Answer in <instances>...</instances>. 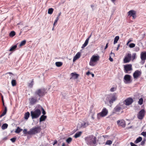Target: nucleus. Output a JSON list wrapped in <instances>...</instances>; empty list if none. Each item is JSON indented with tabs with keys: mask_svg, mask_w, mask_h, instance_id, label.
<instances>
[{
	"mask_svg": "<svg viewBox=\"0 0 146 146\" xmlns=\"http://www.w3.org/2000/svg\"><path fill=\"white\" fill-rule=\"evenodd\" d=\"M86 144L90 146H95L96 145V137L92 135H90L86 137L85 139Z\"/></svg>",
	"mask_w": 146,
	"mask_h": 146,
	"instance_id": "1",
	"label": "nucleus"
},
{
	"mask_svg": "<svg viewBox=\"0 0 146 146\" xmlns=\"http://www.w3.org/2000/svg\"><path fill=\"white\" fill-rule=\"evenodd\" d=\"M41 130L40 126L35 127L31 129L28 131V134L29 135H34L39 133Z\"/></svg>",
	"mask_w": 146,
	"mask_h": 146,
	"instance_id": "2",
	"label": "nucleus"
},
{
	"mask_svg": "<svg viewBox=\"0 0 146 146\" xmlns=\"http://www.w3.org/2000/svg\"><path fill=\"white\" fill-rule=\"evenodd\" d=\"M99 58L100 56L98 55H93L90 60L89 63L90 65L92 66H95L97 62L99 60Z\"/></svg>",
	"mask_w": 146,
	"mask_h": 146,
	"instance_id": "3",
	"label": "nucleus"
},
{
	"mask_svg": "<svg viewBox=\"0 0 146 146\" xmlns=\"http://www.w3.org/2000/svg\"><path fill=\"white\" fill-rule=\"evenodd\" d=\"M40 114V110L38 108L31 112V115L32 119L37 118L39 116Z\"/></svg>",
	"mask_w": 146,
	"mask_h": 146,
	"instance_id": "4",
	"label": "nucleus"
},
{
	"mask_svg": "<svg viewBox=\"0 0 146 146\" xmlns=\"http://www.w3.org/2000/svg\"><path fill=\"white\" fill-rule=\"evenodd\" d=\"M108 113V110L106 108H104L102 111L97 114V118L98 119L104 117L106 116Z\"/></svg>",
	"mask_w": 146,
	"mask_h": 146,
	"instance_id": "5",
	"label": "nucleus"
},
{
	"mask_svg": "<svg viewBox=\"0 0 146 146\" xmlns=\"http://www.w3.org/2000/svg\"><path fill=\"white\" fill-rule=\"evenodd\" d=\"M46 93V90L42 88L37 90L35 91V93L36 95H37L39 97H42L44 96Z\"/></svg>",
	"mask_w": 146,
	"mask_h": 146,
	"instance_id": "6",
	"label": "nucleus"
},
{
	"mask_svg": "<svg viewBox=\"0 0 146 146\" xmlns=\"http://www.w3.org/2000/svg\"><path fill=\"white\" fill-rule=\"evenodd\" d=\"M131 76L129 75H125L124 77V82L126 84H129L132 81L131 80Z\"/></svg>",
	"mask_w": 146,
	"mask_h": 146,
	"instance_id": "7",
	"label": "nucleus"
},
{
	"mask_svg": "<svg viewBox=\"0 0 146 146\" xmlns=\"http://www.w3.org/2000/svg\"><path fill=\"white\" fill-rule=\"evenodd\" d=\"M125 108V107L122 106V104H119L117 105L114 109L113 113H115L119 112L121 109Z\"/></svg>",
	"mask_w": 146,
	"mask_h": 146,
	"instance_id": "8",
	"label": "nucleus"
},
{
	"mask_svg": "<svg viewBox=\"0 0 146 146\" xmlns=\"http://www.w3.org/2000/svg\"><path fill=\"white\" fill-rule=\"evenodd\" d=\"M145 113V110L142 109L139 111L137 114V117L140 119H142L143 118Z\"/></svg>",
	"mask_w": 146,
	"mask_h": 146,
	"instance_id": "9",
	"label": "nucleus"
},
{
	"mask_svg": "<svg viewBox=\"0 0 146 146\" xmlns=\"http://www.w3.org/2000/svg\"><path fill=\"white\" fill-rule=\"evenodd\" d=\"M132 70L131 64H127L124 66V72L125 73H128V72Z\"/></svg>",
	"mask_w": 146,
	"mask_h": 146,
	"instance_id": "10",
	"label": "nucleus"
},
{
	"mask_svg": "<svg viewBox=\"0 0 146 146\" xmlns=\"http://www.w3.org/2000/svg\"><path fill=\"white\" fill-rule=\"evenodd\" d=\"M30 104L31 105H34L38 101L37 99V96H35L31 97L29 99Z\"/></svg>",
	"mask_w": 146,
	"mask_h": 146,
	"instance_id": "11",
	"label": "nucleus"
},
{
	"mask_svg": "<svg viewBox=\"0 0 146 146\" xmlns=\"http://www.w3.org/2000/svg\"><path fill=\"white\" fill-rule=\"evenodd\" d=\"M131 58V54H126L123 60L124 63H127L129 62Z\"/></svg>",
	"mask_w": 146,
	"mask_h": 146,
	"instance_id": "12",
	"label": "nucleus"
},
{
	"mask_svg": "<svg viewBox=\"0 0 146 146\" xmlns=\"http://www.w3.org/2000/svg\"><path fill=\"white\" fill-rule=\"evenodd\" d=\"M117 98V96L115 93L113 94L110 96L109 102L110 104H112Z\"/></svg>",
	"mask_w": 146,
	"mask_h": 146,
	"instance_id": "13",
	"label": "nucleus"
},
{
	"mask_svg": "<svg viewBox=\"0 0 146 146\" xmlns=\"http://www.w3.org/2000/svg\"><path fill=\"white\" fill-rule=\"evenodd\" d=\"M133 102V100L132 98H128L124 101L123 103L127 106H129Z\"/></svg>",
	"mask_w": 146,
	"mask_h": 146,
	"instance_id": "14",
	"label": "nucleus"
},
{
	"mask_svg": "<svg viewBox=\"0 0 146 146\" xmlns=\"http://www.w3.org/2000/svg\"><path fill=\"white\" fill-rule=\"evenodd\" d=\"M141 58L142 60V63L143 64L146 59V52H142L141 54Z\"/></svg>",
	"mask_w": 146,
	"mask_h": 146,
	"instance_id": "15",
	"label": "nucleus"
},
{
	"mask_svg": "<svg viewBox=\"0 0 146 146\" xmlns=\"http://www.w3.org/2000/svg\"><path fill=\"white\" fill-rule=\"evenodd\" d=\"M141 72L140 71L138 70L135 71L133 74V77L134 78L137 79L138 78L141 76Z\"/></svg>",
	"mask_w": 146,
	"mask_h": 146,
	"instance_id": "16",
	"label": "nucleus"
},
{
	"mask_svg": "<svg viewBox=\"0 0 146 146\" xmlns=\"http://www.w3.org/2000/svg\"><path fill=\"white\" fill-rule=\"evenodd\" d=\"M117 123L119 126H121L123 127L125 126V121L123 119L118 120L117 121Z\"/></svg>",
	"mask_w": 146,
	"mask_h": 146,
	"instance_id": "17",
	"label": "nucleus"
},
{
	"mask_svg": "<svg viewBox=\"0 0 146 146\" xmlns=\"http://www.w3.org/2000/svg\"><path fill=\"white\" fill-rule=\"evenodd\" d=\"M128 15L130 16H132L133 19L136 17V12L135 11L131 10L128 12Z\"/></svg>",
	"mask_w": 146,
	"mask_h": 146,
	"instance_id": "18",
	"label": "nucleus"
},
{
	"mask_svg": "<svg viewBox=\"0 0 146 146\" xmlns=\"http://www.w3.org/2000/svg\"><path fill=\"white\" fill-rule=\"evenodd\" d=\"M71 77L70 78V79H77L79 76V74L76 73L75 72L72 73L70 74Z\"/></svg>",
	"mask_w": 146,
	"mask_h": 146,
	"instance_id": "19",
	"label": "nucleus"
},
{
	"mask_svg": "<svg viewBox=\"0 0 146 146\" xmlns=\"http://www.w3.org/2000/svg\"><path fill=\"white\" fill-rule=\"evenodd\" d=\"M81 56V54L80 52H78L76 55L74 57L73 59V62L75 61L76 60L79 58Z\"/></svg>",
	"mask_w": 146,
	"mask_h": 146,
	"instance_id": "20",
	"label": "nucleus"
},
{
	"mask_svg": "<svg viewBox=\"0 0 146 146\" xmlns=\"http://www.w3.org/2000/svg\"><path fill=\"white\" fill-rule=\"evenodd\" d=\"M82 131H78L76 133L74 136V137L76 138H77L80 137L82 135Z\"/></svg>",
	"mask_w": 146,
	"mask_h": 146,
	"instance_id": "21",
	"label": "nucleus"
},
{
	"mask_svg": "<svg viewBox=\"0 0 146 146\" xmlns=\"http://www.w3.org/2000/svg\"><path fill=\"white\" fill-rule=\"evenodd\" d=\"M89 40L88 38H87L86 40L84 43L83 44L81 48H83L85 47L88 44Z\"/></svg>",
	"mask_w": 146,
	"mask_h": 146,
	"instance_id": "22",
	"label": "nucleus"
},
{
	"mask_svg": "<svg viewBox=\"0 0 146 146\" xmlns=\"http://www.w3.org/2000/svg\"><path fill=\"white\" fill-rule=\"evenodd\" d=\"M46 118V116L44 115H42L40 118V121L41 122L44 121Z\"/></svg>",
	"mask_w": 146,
	"mask_h": 146,
	"instance_id": "23",
	"label": "nucleus"
},
{
	"mask_svg": "<svg viewBox=\"0 0 146 146\" xmlns=\"http://www.w3.org/2000/svg\"><path fill=\"white\" fill-rule=\"evenodd\" d=\"M88 124L84 121H83L81 124V127L85 128L88 125Z\"/></svg>",
	"mask_w": 146,
	"mask_h": 146,
	"instance_id": "24",
	"label": "nucleus"
},
{
	"mask_svg": "<svg viewBox=\"0 0 146 146\" xmlns=\"http://www.w3.org/2000/svg\"><path fill=\"white\" fill-rule=\"evenodd\" d=\"M142 138L141 137H139L136 139L135 141V143H137L141 141H142Z\"/></svg>",
	"mask_w": 146,
	"mask_h": 146,
	"instance_id": "25",
	"label": "nucleus"
},
{
	"mask_svg": "<svg viewBox=\"0 0 146 146\" xmlns=\"http://www.w3.org/2000/svg\"><path fill=\"white\" fill-rule=\"evenodd\" d=\"M7 108L6 107H5V110L3 112V113H2V114L0 115V118L2 116L4 115H5L6 114L7 111Z\"/></svg>",
	"mask_w": 146,
	"mask_h": 146,
	"instance_id": "26",
	"label": "nucleus"
},
{
	"mask_svg": "<svg viewBox=\"0 0 146 146\" xmlns=\"http://www.w3.org/2000/svg\"><path fill=\"white\" fill-rule=\"evenodd\" d=\"M8 126V125L6 123H4L1 126V128L2 129L4 130L7 129Z\"/></svg>",
	"mask_w": 146,
	"mask_h": 146,
	"instance_id": "27",
	"label": "nucleus"
},
{
	"mask_svg": "<svg viewBox=\"0 0 146 146\" xmlns=\"http://www.w3.org/2000/svg\"><path fill=\"white\" fill-rule=\"evenodd\" d=\"M119 39V36H117L115 37L114 39V41L113 42L114 44H116L118 40Z\"/></svg>",
	"mask_w": 146,
	"mask_h": 146,
	"instance_id": "28",
	"label": "nucleus"
},
{
	"mask_svg": "<svg viewBox=\"0 0 146 146\" xmlns=\"http://www.w3.org/2000/svg\"><path fill=\"white\" fill-rule=\"evenodd\" d=\"M30 113L29 112H27L25 114V119H27L30 116Z\"/></svg>",
	"mask_w": 146,
	"mask_h": 146,
	"instance_id": "29",
	"label": "nucleus"
},
{
	"mask_svg": "<svg viewBox=\"0 0 146 146\" xmlns=\"http://www.w3.org/2000/svg\"><path fill=\"white\" fill-rule=\"evenodd\" d=\"M56 66L58 67L61 66L62 64V62H57L55 63Z\"/></svg>",
	"mask_w": 146,
	"mask_h": 146,
	"instance_id": "30",
	"label": "nucleus"
},
{
	"mask_svg": "<svg viewBox=\"0 0 146 146\" xmlns=\"http://www.w3.org/2000/svg\"><path fill=\"white\" fill-rule=\"evenodd\" d=\"M22 129L20 128L19 127H18L16 129L15 132L16 133H19L22 131Z\"/></svg>",
	"mask_w": 146,
	"mask_h": 146,
	"instance_id": "31",
	"label": "nucleus"
},
{
	"mask_svg": "<svg viewBox=\"0 0 146 146\" xmlns=\"http://www.w3.org/2000/svg\"><path fill=\"white\" fill-rule=\"evenodd\" d=\"M54 9L52 8H49L48 10V13L49 14H52L53 11Z\"/></svg>",
	"mask_w": 146,
	"mask_h": 146,
	"instance_id": "32",
	"label": "nucleus"
},
{
	"mask_svg": "<svg viewBox=\"0 0 146 146\" xmlns=\"http://www.w3.org/2000/svg\"><path fill=\"white\" fill-rule=\"evenodd\" d=\"M17 47V46L16 45H15L11 47V48L10 49L9 51H14Z\"/></svg>",
	"mask_w": 146,
	"mask_h": 146,
	"instance_id": "33",
	"label": "nucleus"
},
{
	"mask_svg": "<svg viewBox=\"0 0 146 146\" xmlns=\"http://www.w3.org/2000/svg\"><path fill=\"white\" fill-rule=\"evenodd\" d=\"M34 81L33 79L32 80L31 83L28 84V87L30 88H32L33 85Z\"/></svg>",
	"mask_w": 146,
	"mask_h": 146,
	"instance_id": "34",
	"label": "nucleus"
},
{
	"mask_svg": "<svg viewBox=\"0 0 146 146\" xmlns=\"http://www.w3.org/2000/svg\"><path fill=\"white\" fill-rule=\"evenodd\" d=\"M38 108H39V109H41L42 110V113L43 114V115H45L46 114V112L43 108L40 106V105L38 106Z\"/></svg>",
	"mask_w": 146,
	"mask_h": 146,
	"instance_id": "35",
	"label": "nucleus"
},
{
	"mask_svg": "<svg viewBox=\"0 0 146 146\" xmlns=\"http://www.w3.org/2000/svg\"><path fill=\"white\" fill-rule=\"evenodd\" d=\"M72 141V138L71 137H69L66 140V141L68 143H70Z\"/></svg>",
	"mask_w": 146,
	"mask_h": 146,
	"instance_id": "36",
	"label": "nucleus"
},
{
	"mask_svg": "<svg viewBox=\"0 0 146 146\" xmlns=\"http://www.w3.org/2000/svg\"><path fill=\"white\" fill-rule=\"evenodd\" d=\"M26 41L25 40H23L21 42L20 44V46H24L26 43Z\"/></svg>",
	"mask_w": 146,
	"mask_h": 146,
	"instance_id": "37",
	"label": "nucleus"
},
{
	"mask_svg": "<svg viewBox=\"0 0 146 146\" xmlns=\"http://www.w3.org/2000/svg\"><path fill=\"white\" fill-rule=\"evenodd\" d=\"M15 35V32L14 31H12L9 34V36L11 37H13Z\"/></svg>",
	"mask_w": 146,
	"mask_h": 146,
	"instance_id": "38",
	"label": "nucleus"
},
{
	"mask_svg": "<svg viewBox=\"0 0 146 146\" xmlns=\"http://www.w3.org/2000/svg\"><path fill=\"white\" fill-rule=\"evenodd\" d=\"M11 84L13 86H15L16 84V80H13L11 81Z\"/></svg>",
	"mask_w": 146,
	"mask_h": 146,
	"instance_id": "39",
	"label": "nucleus"
},
{
	"mask_svg": "<svg viewBox=\"0 0 146 146\" xmlns=\"http://www.w3.org/2000/svg\"><path fill=\"white\" fill-rule=\"evenodd\" d=\"M143 100L142 98H140L138 101V104L140 105H141L143 103Z\"/></svg>",
	"mask_w": 146,
	"mask_h": 146,
	"instance_id": "40",
	"label": "nucleus"
},
{
	"mask_svg": "<svg viewBox=\"0 0 146 146\" xmlns=\"http://www.w3.org/2000/svg\"><path fill=\"white\" fill-rule=\"evenodd\" d=\"M135 44L133 43H131L129 45V46L130 48H133L135 47Z\"/></svg>",
	"mask_w": 146,
	"mask_h": 146,
	"instance_id": "41",
	"label": "nucleus"
},
{
	"mask_svg": "<svg viewBox=\"0 0 146 146\" xmlns=\"http://www.w3.org/2000/svg\"><path fill=\"white\" fill-rule=\"evenodd\" d=\"M116 87H113L111 88L110 89V91L111 92L115 91L116 89Z\"/></svg>",
	"mask_w": 146,
	"mask_h": 146,
	"instance_id": "42",
	"label": "nucleus"
},
{
	"mask_svg": "<svg viewBox=\"0 0 146 146\" xmlns=\"http://www.w3.org/2000/svg\"><path fill=\"white\" fill-rule=\"evenodd\" d=\"M112 141L110 140H108L106 142V144L107 145H110L112 144Z\"/></svg>",
	"mask_w": 146,
	"mask_h": 146,
	"instance_id": "43",
	"label": "nucleus"
},
{
	"mask_svg": "<svg viewBox=\"0 0 146 146\" xmlns=\"http://www.w3.org/2000/svg\"><path fill=\"white\" fill-rule=\"evenodd\" d=\"M59 20V18L58 17H56V19L55 20L54 24H53V26H54L55 25V24L57 23V21L58 20Z\"/></svg>",
	"mask_w": 146,
	"mask_h": 146,
	"instance_id": "44",
	"label": "nucleus"
},
{
	"mask_svg": "<svg viewBox=\"0 0 146 146\" xmlns=\"http://www.w3.org/2000/svg\"><path fill=\"white\" fill-rule=\"evenodd\" d=\"M145 139H143V140L141 141V145H143L145 144Z\"/></svg>",
	"mask_w": 146,
	"mask_h": 146,
	"instance_id": "45",
	"label": "nucleus"
},
{
	"mask_svg": "<svg viewBox=\"0 0 146 146\" xmlns=\"http://www.w3.org/2000/svg\"><path fill=\"white\" fill-rule=\"evenodd\" d=\"M136 54L135 53H133L132 54V58L133 60L135 59L136 57Z\"/></svg>",
	"mask_w": 146,
	"mask_h": 146,
	"instance_id": "46",
	"label": "nucleus"
},
{
	"mask_svg": "<svg viewBox=\"0 0 146 146\" xmlns=\"http://www.w3.org/2000/svg\"><path fill=\"white\" fill-rule=\"evenodd\" d=\"M141 134L145 137H146V132H143Z\"/></svg>",
	"mask_w": 146,
	"mask_h": 146,
	"instance_id": "47",
	"label": "nucleus"
},
{
	"mask_svg": "<svg viewBox=\"0 0 146 146\" xmlns=\"http://www.w3.org/2000/svg\"><path fill=\"white\" fill-rule=\"evenodd\" d=\"M16 140V138H11L10 139V140L13 142H14Z\"/></svg>",
	"mask_w": 146,
	"mask_h": 146,
	"instance_id": "48",
	"label": "nucleus"
},
{
	"mask_svg": "<svg viewBox=\"0 0 146 146\" xmlns=\"http://www.w3.org/2000/svg\"><path fill=\"white\" fill-rule=\"evenodd\" d=\"M23 132L25 134H28V131H27V129H25L23 130Z\"/></svg>",
	"mask_w": 146,
	"mask_h": 146,
	"instance_id": "49",
	"label": "nucleus"
},
{
	"mask_svg": "<svg viewBox=\"0 0 146 146\" xmlns=\"http://www.w3.org/2000/svg\"><path fill=\"white\" fill-rule=\"evenodd\" d=\"M132 41V39L131 38H129L128 40V42H127V45H128L129 43H130V42H131Z\"/></svg>",
	"mask_w": 146,
	"mask_h": 146,
	"instance_id": "50",
	"label": "nucleus"
},
{
	"mask_svg": "<svg viewBox=\"0 0 146 146\" xmlns=\"http://www.w3.org/2000/svg\"><path fill=\"white\" fill-rule=\"evenodd\" d=\"M115 54L114 53L111 52L110 54V56H114Z\"/></svg>",
	"mask_w": 146,
	"mask_h": 146,
	"instance_id": "51",
	"label": "nucleus"
},
{
	"mask_svg": "<svg viewBox=\"0 0 146 146\" xmlns=\"http://www.w3.org/2000/svg\"><path fill=\"white\" fill-rule=\"evenodd\" d=\"M130 144L131 146H137V145H135L132 142H131Z\"/></svg>",
	"mask_w": 146,
	"mask_h": 146,
	"instance_id": "52",
	"label": "nucleus"
},
{
	"mask_svg": "<svg viewBox=\"0 0 146 146\" xmlns=\"http://www.w3.org/2000/svg\"><path fill=\"white\" fill-rule=\"evenodd\" d=\"M57 140H56L54 141V143L53 144V145H54L55 144H57Z\"/></svg>",
	"mask_w": 146,
	"mask_h": 146,
	"instance_id": "53",
	"label": "nucleus"
},
{
	"mask_svg": "<svg viewBox=\"0 0 146 146\" xmlns=\"http://www.w3.org/2000/svg\"><path fill=\"white\" fill-rule=\"evenodd\" d=\"M108 43H107L106 44V46L105 47V48H104L105 50L106 49L108 48Z\"/></svg>",
	"mask_w": 146,
	"mask_h": 146,
	"instance_id": "54",
	"label": "nucleus"
},
{
	"mask_svg": "<svg viewBox=\"0 0 146 146\" xmlns=\"http://www.w3.org/2000/svg\"><path fill=\"white\" fill-rule=\"evenodd\" d=\"M109 60H110V61L111 62H112L113 61V59H112V58H111V56H110V58H109Z\"/></svg>",
	"mask_w": 146,
	"mask_h": 146,
	"instance_id": "55",
	"label": "nucleus"
},
{
	"mask_svg": "<svg viewBox=\"0 0 146 146\" xmlns=\"http://www.w3.org/2000/svg\"><path fill=\"white\" fill-rule=\"evenodd\" d=\"M91 74V73L89 71H88V72L86 73V74L88 76H89V74Z\"/></svg>",
	"mask_w": 146,
	"mask_h": 146,
	"instance_id": "56",
	"label": "nucleus"
},
{
	"mask_svg": "<svg viewBox=\"0 0 146 146\" xmlns=\"http://www.w3.org/2000/svg\"><path fill=\"white\" fill-rule=\"evenodd\" d=\"M91 7L92 9L93 10L94 9V5H91Z\"/></svg>",
	"mask_w": 146,
	"mask_h": 146,
	"instance_id": "57",
	"label": "nucleus"
},
{
	"mask_svg": "<svg viewBox=\"0 0 146 146\" xmlns=\"http://www.w3.org/2000/svg\"><path fill=\"white\" fill-rule=\"evenodd\" d=\"M61 12H60V13H59L58 14V16L57 17H58V18H59V17L60 15L61 14Z\"/></svg>",
	"mask_w": 146,
	"mask_h": 146,
	"instance_id": "58",
	"label": "nucleus"
},
{
	"mask_svg": "<svg viewBox=\"0 0 146 146\" xmlns=\"http://www.w3.org/2000/svg\"><path fill=\"white\" fill-rule=\"evenodd\" d=\"M92 33H91V34L90 35V36L88 37L87 38H88V40H89L90 38L91 37V36L92 35Z\"/></svg>",
	"mask_w": 146,
	"mask_h": 146,
	"instance_id": "59",
	"label": "nucleus"
},
{
	"mask_svg": "<svg viewBox=\"0 0 146 146\" xmlns=\"http://www.w3.org/2000/svg\"><path fill=\"white\" fill-rule=\"evenodd\" d=\"M120 46V44H118V46L116 49V50L117 51L119 49V48Z\"/></svg>",
	"mask_w": 146,
	"mask_h": 146,
	"instance_id": "60",
	"label": "nucleus"
},
{
	"mask_svg": "<svg viewBox=\"0 0 146 146\" xmlns=\"http://www.w3.org/2000/svg\"><path fill=\"white\" fill-rule=\"evenodd\" d=\"M1 99H2V102H4V100H3V96H1Z\"/></svg>",
	"mask_w": 146,
	"mask_h": 146,
	"instance_id": "61",
	"label": "nucleus"
},
{
	"mask_svg": "<svg viewBox=\"0 0 146 146\" xmlns=\"http://www.w3.org/2000/svg\"><path fill=\"white\" fill-rule=\"evenodd\" d=\"M91 74L92 76L93 77H94V74L91 73Z\"/></svg>",
	"mask_w": 146,
	"mask_h": 146,
	"instance_id": "62",
	"label": "nucleus"
},
{
	"mask_svg": "<svg viewBox=\"0 0 146 146\" xmlns=\"http://www.w3.org/2000/svg\"><path fill=\"white\" fill-rule=\"evenodd\" d=\"M65 145L64 143H63L62 144V146H65Z\"/></svg>",
	"mask_w": 146,
	"mask_h": 146,
	"instance_id": "63",
	"label": "nucleus"
},
{
	"mask_svg": "<svg viewBox=\"0 0 146 146\" xmlns=\"http://www.w3.org/2000/svg\"><path fill=\"white\" fill-rule=\"evenodd\" d=\"M92 118L93 119H94V115H93L92 116Z\"/></svg>",
	"mask_w": 146,
	"mask_h": 146,
	"instance_id": "64",
	"label": "nucleus"
}]
</instances>
